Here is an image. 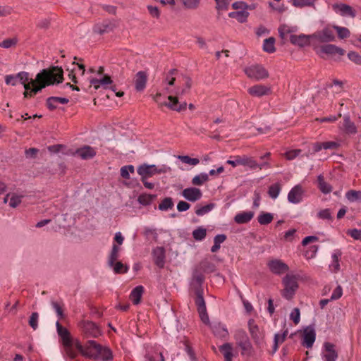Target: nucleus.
Instances as JSON below:
<instances>
[{"label":"nucleus","mask_w":361,"mask_h":361,"mask_svg":"<svg viewBox=\"0 0 361 361\" xmlns=\"http://www.w3.org/2000/svg\"><path fill=\"white\" fill-rule=\"evenodd\" d=\"M281 185L279 183L271 185L269 188V190H268L269 195L271 198L276 199L278 197V195L281 191Z\"/></svg>","instance_id":"obj_48"},{"label":"nucleus","mask_w":361,"mask_h":361,"mask_svg":"<svg viewBox=\"0 0 361 361\" xmlns=\"http://www.w3.org/2000/svg\"><path fill=\"white\" fill-rule=\"evenodd\" d=\"M295 7L302 8L305 6H314L317 0H291Z\"/></svg>","instance_id":"obj_47"},{"label":"nucleus","mask_w":361,"mask_h":361,"mask_svg":"<svg viewBox=\"0 0 361 361\" xmlns=\"http://www.w3.org/2000/svg\"><path fill=\"white\" fill-rule=\"evenodd\" d=\"M117 27V24L115 20H104L101 23L94 25L93 27L94 32L100 35L104 33L112 32Z\"/></svg>","instance_id":"obj_13"},{"label":"nucleus","mask_w":361,"mask_h":361,"mask_svg":"<svg viewBox=\"0 0 361 361\" xmlns=\"http://www.w3.org/2000/svg\"><path fill=\"white\" fill-rule=\"evenodd\" d=\"M155 197L154 195L143 193L138 196L137 201L140 204L146 206L150 204Z\"/></svg>","instance_id":"obj_40"},{"label":"nucleus","mask_w":361,"mask_h":361,"mask_svg":"<svg viewBox=\"0 0 361 361\" xmlns=\"http://www.w3.org/2000/svg\"><path fill=\"white\" fill-rule=\"evenodd\" d=\"M220 352L223 354L225 361H232L233 347L229 343H224L219 347Z\"/></svg>","instance_id":"obj_31"},{"label":"nucleus","mask_w":361,"mask_h":361,"mask_svg":"<svg viewBox=\"0 0 361 361\" xmlns=\"http://www.w3.org/2000/svg\"><path fill=\"white\" fill-rule=\"evenodd\" d=\"M18 80L22 83L25 84V82H28L30 81V79L29 78V73L25 71H21L17 74Z\"/></svg>","instance_id":"obj_63"},{"label":"nucleus","mask_w":361,"mask_h":361,"mask_svg":"<svg viewBox=\"0 0 361 361\" xmlns=\"http://www.w3.org/2000/svg\"><path fill=\"white\" fill-rule=\"evenodd\" d=\"M343 295V289L341 286H338L334 290V292L331 296L330 300H336L339 299Z\"/></svg>","instance_id":"obj_64"},{"label":"nucleus","mask_w":361,"mask_h":361,"mask_svg":"<svg viewBox=\"0 0 361 361\" xmlns=\"http://www.w3.org/2000/svg\"><path fill=\"white\" fill-rule=\"evenodd\" d=\"M195 293L196 295L195 305L197 307V310L206 308L205 302L203 298V290H197V291H195Z\"/></svg>","instance_id":"obj_41"},{"label":"nucleus","mask_w":361,"mask_h":361,"mask_svg":"<svg viewBox=\"0 0 361 361\" xmlns=\"http://www.w3.org/2000/svg\"><path fill=\"white\" fill-rule=\"evenodd\" d=\"M154 263L159 267H163L164 265V254L161 249L154 251Z\"/></svg>","instance_id":"obj_43"},{"label":"nucleus","mask_w":361,"mask_h":361,"mask_svg":"<svg viewBox=\"0 0 361 361\" xmlns=\"http://www.w3.org/2000/svg\"><path fill=\"white\" fill-rule=\"evenodd\" d=\"M341 253H334L332 255L333 262L330 265V268L334 272H337L340 269L339 257H341Z\"/></svg>","instance_id":"obj_51"},{"label":"nucleus","mask_w":361,"mask_h":361,"mask_svg":"<svg viewBox=\"0 0 361 361\" xmlns=\"http://www.w3.org/2000/svg\"><path fill=\"white\" fill-rule=\"evenodd\" d=\"M178 159H180L183 163L188 164L190 165L195 166L200 163V160L197 158H191L189 156H178Z\"/></svg>","instance_id":"obj_54"},{"label":"nucleus","mask_w":361,"mask_h":361,"mask_svg":"<svg viewBox=\"0 0 361 361\" xmlns=\"http://www.w3.org/2000/svg\"><path fill=\"white\" fill-rule=\"evenodd\" d=\"M248 94L254 97H262L264 96L271 95L272 89L271 85H265L262 84H256L247 89Z\"/></svg>","instance_id":"obj_12"},{"label":"nucleus","mask_w":361,"mask_h":361,"mask_svg":"<svg viewBox=\"0 0 361 361\" xmlns=\"http://www.w3.org/2000/svg\"><path fill=\"white\" fill-rule=\"evenodd\" d=\"M213 331L216 336L222 338L226 337L228 334L227 330L220 326H215Z\"/></svg>","instance_id":"obj_62"},{"label":"nucleus","mask_w":361,"mask_h":361,"mask_svg":"<svg viewBox=\"0 0 361 361\" xmlns=\"http://www.w3.org/2000/svg\"><path fill=\"white\" fill-rule=\"evenodd\" d=\"M213 207V204H207L205 206L197 208L195 213L198 216H202L208 213Z\"/></svg>","instance_id":"obj_61"},{"label":"nucleus","mask_w":361,"mask_h":361,"mask_svg":"<svg viewBox=\"0 0 361 361\" xmlns=\"http://www.w3.org/2000/svg\"><path fill=\"white\" fill-rule=\"evenodd\" d=\"M171 171V168L162 166L159 168L154 164H143L137 168V173L140 176V178H148L156 174L166 173Z\"/></svg>","instance_id":"obj_5"},{"label":"nucleus","mask_w":361,"mask_h":361,"mask_svg":"<svg viewBox=\"0 0 361 361\" xmlns=\"http://www.w3.org/2000/svg\"><path fill=\"white\" fill-rule=\"evenodd\" d=\"M72 154L81 159L87 160L94 158L97 154V152L91 146L84 145L82 147L78 148Z\"/></svg>","instance_id":"obj_17"},{"label":"nucleus","mask_w":361,"mask_h":361,"mask_svg":"<svg viewBox=\"0 0 361 361\" xmlns=\"http://www.w3.org/2000/svg\"><path fill=\"white\" fill-rule=\"evenodd\" d=\"M318 188L322 192L328 194L331 192V186L324 180V178L322 175H319L317 178Z\"/></svg>","instance_id":"obj_35"},{"label":"nucleus","mask_w":361,"mask_h":361,"mask_svg":"<svg viewBox=\"0 0 361 361\" xmlns=\"http://www.w3.org/2000/svg\"><path fill=\"white\" fill-rule=\"evenodd\" d=\"M182 80L183 82V86L178 87L176 88V94L177 96H182L185 94H188L190 92V90L192 87V80L190 76L186 75H183Z\"/></svg>","instance_id":"obj_23"},{"label":"nucleus","mask_w":361,"mask_h":361,"mask_svg":"<svg viewBox=\"0 0 361 361\" xmlns=\"http://www.w3.org/2000/svg\"><path fill=\"white\" fill-rule=\"evenodd\" d=\"M113 355L112 351L106 346H102L99 344L98 348V360H102V361H109L112 360Z\"/></svg>","instance_id":"obj_27"},{"label":"nucleus","mask_w":361,"mask_h":361,"mask_svg":"<svg viewBox=\"0 0 361 361\" xmlns=\"http://www.w3.org/2000/svg\"><path fill=\"white\" fill-rule=\"evenodd\" d=\"M38 318L39 314L37 312L32 313L30 317L29 325L33 329V330H36L38 326Z\"/></svg>","instance_id":"obj_59"},{"label":"nucleus","mask_w":361,"mask_h":361,"mask_svg":"<svg viewBox=\"0 0 361 361\" xmlns=\"http://www.w3.org/2000/svg\"><path fill=\"white\" fill-rule=\"evenodd\" d=\"M312 37V46L313 49L314 47H319V44H326L334 42L336 36L333 30L332 26L326 25L323 29L317 30L311 35Z\"/></svg>","instance_id":"obj_4"},{"label":"nucleus","mask_w":361,"mask_h":361,"mask_svg":"<svg viewBox=\"0 0 361 361\" xmlns=\"http://www.w3.org/2000/svg\"><path fill=\"white\" fill-rule=\"evenodd\" d=\"M325 353L324 354V357L325 361H336L338 357V354L335 350V345L330 343H325Z\"/></svg>","instance_id":"obj_25"},{"label":"nucleus","mask_w":361,"mask_h":361,"mask_svg":"<svg viewBox=\"0 0 361 361\" xmlns=\"http://www.w3.org/2000/svg\"><path fill=\"white\" fill-rule=\"evenodd\" d=\"M305 190L300 185L294 186L288 194V200L290 202L298 204L302 200Z\"/></svg>","instance_id":"obj_19"},{"label":"nucleus","mask_w":361,"mask_h":361,"mask_svg":"<svg viewBox=\"0 0 361 361\" xmlns=\"http://www.w3.org/2000/svg\"><path fill=\"white\" fill-rule=\"evenodd\" d=\"M193 238L197 240H202L206 236V229L199 228L192 232Z\"/></svg>","instance_id":"obj_56"},{"label":"nucleus","mask_w":361,"mask_h":361,"mask_svg":"<svg viewBox=\"0 0 361 361\" xmlns=\"http://www.w3.org/2000/svg\"><path fill=\"white\" fill-rule=\"evenodd\" d=\"M275 39L274 37H269L264 41L263 49L267 53H274L276 51L275 47Z\"/></svg>","instance_id":"obj_39"},{"label":"nucleus","mask_w":361,"mask_h":361,"mask_svg":"<svg viewBox=\"0 0 361 361\" xmlns=\"http://www.w3.org/2000/svg\"><path fill=\"white\" fill-rule=\"evenodd\" d=\"M282 283L284 286L281 291L282 296L288 300H291L298 288L296 276L292 274H287L283 279Z\"/></svg>","instance_id":"obj_6"},{"label":"nucleus","mask_w":361,"mask_h":361,"mask_svg":"<svg viewBox=\"0 0 361 361\" xmlns=\"http://www.w3.org/2000/svg\"><path fill=\"white\" fill-rule=\"evenodd\" d=\"M68 102V99L66 98L51 97L47 99V106L49 110L53 111L57 107L56 105H53V103L67 104Z\"/></svg>","instance_id":"obj_33"},{"label":"nucleus","mask_w":361,"mask_h":361,"mask_svg":"<svg viewBox=\"0 0 361 361\" xmlns=\"http://www.w3.org/2000/svg\"><path fill=\"white\" fill-rule=\"evenodd\" d=\"M99 344L93 340L87 341L85 344V348L81 355L85 357L97 360Z\"/></svg>","instance_id":"obj_14"},{"label":"nucleus","mask_w":361,"mask_h":361,"mask_svg":"<svg viewBox=\"0 0 361 361\" xmlns=\"http://www.w3.org/2000/svg\"><path fill=\"white\" fill-rule=\"evenodd\" d=\"M204 280V277L203 274L198 272H195L193 274L191 281V287L194 290V291H197V290H203L202 288V284Z\"/></svg>","instance_id":"obj_28"},{"label":"nucleus","mask_w":361,"mask_h":361,"mask_svg":"<svg viewBox=\"0 0 361 361\" xmlns=\"http://www.w3.org/2000/svg\"><path fill=\"white\" fill-rule=\"evenodd\" d=\"M254 216L253 212H243L235 215L234 220L238 224L248 223Z\"/></svg>","instance_id":"obj_29"},{"label":"nucleus","mask_w":361,"mask_h":361,"mask_svg":"<svg viewBox=\"0 0 361 361\" xmlns=\"http://www.w3.org/2000/svg\"><path fill=\"white\" fill-rule=\"evenodd\" d=\"M209 179L208 175L206 173H201L195 176L192 180V183L194 185H202L204 182H207Z\"/></svg>","instance_id":"obj_49"},{"label":"nucleus","mask_w":361,"mask_h":361,"mask_svg":"<svg viewBox=\"0 0 361 361\" xmlns=\"http://www.w3.org/2000/svg\"><path fill=\"white\" fill-rule=\"evenodd\" d=\"M143 291L144 288L142 286H138L132 290L130 299L134 305H137L140 302Z\"/></svg>","instance_id":"obj_32"},{"label":"nucleus","mask_w":361,"mask_h":361,"mask_svg":"<svg viewBox=\"0 0 361 361\" xmlns=\"http://www.w3.org/2000/svg\"><path fill=\"white\" fill-rule=\"evenodd\" d=\"M269 270L274 274L281 275L289 270V267L281 259H271L268 262Z\"/></svg>","instance_id":"obj_15"},{"label":"nucleus","mask_w":361,"mask_h":361,"mask_svg":"<svg viewBox=\"0 0 361 361\" xmlns=\"http://www.w3.org/2000/svg\"><path fill=\"white\" fill-rule=\"evenodd\" d=\"M90 85L94 86L95 90H98L100 86L106 89L108 85L113 83V80L109 75H104L101 79L92 78L90 81Z\"/></svg>","instance_id":"obj_24"},{"label":"nucleus","mask_w":361,"mask_h":361,"mask_svg":"<svg viewBox=\"0 0 361 361\" xmlns=\"http://www.w3.org/2000/svg\"><path fill=\"white\" fill-rule=\"evenodd\" d=\"M316 334L315 331L310 327H307L304 330L303 336H302V344L303 346L310 348L312 347L313 343L315 341Z\"/></svg>","instance_id":"obj_20"},{"label":"nucleus","mask_w":361,"mask_h":361,"mask_svg":"<svg viewBox=\"0 0 361 361\" xmlns=\"http://www.w3.org/2000/svg\"><path fill=\"white\" fill-rule=\"evenodd\" d=\"M161 96V94L160 92H157L155 95L153 96V99L154 100V102L158 103L159 107L165 106L173 111H176L178 112L186 109L187 104L185 102L183 104H179L178 97L176 96L169 95L168 97L169 102L159 103V99Z\"/></svg>","instance_id":"obj_10"},{"label":"nucleus","mask_w":361,"mask_h":361,"mask_svg":"<svg viewBox=\"0 0 361 361\" xmlns=\"http://www.w3.org/2000/svg\"><path fill=\"white\" fill-rule=\"evenodd\" d=\"M332 28L337 32L338 37L341 39L348 38L350 35V32L347 27L333 25Z\"/></svg>","instance_id":"obj_37"},{"label":"nucleus","mask_w":361,"mask_h":361,"mask_svg":"<svg viewBox=\"0 0 361 361\" xmlns=\"http://www.w3.org/2000/svg\"><path fill=\"white\" fill-rule=\"evenodd\" d=\"M332 8L336 13H339L343 16H348L351 18H355L356 16V11L353 8V7L345 4H334L332 5Z\"/></svg>","instance_id":"obj_18"},{"label":"nucleus","mask_w":361,"mask_h":361,"mask_svg":"<svg viewBox=\"0 0 361 361\" xmlns=\"http://www.w3.org/2000/svg\"><path fill=\"white\" fill-rule=\"evenodd\" d=\"M244 72L249 78L257 81L267 79L269 76V71L258 64L245 68Z\"/></svg>","instance_id":"obj_8"},{"label":"nucleus","mask_w":361,"mask_h":361,"mask_svg":"<svg viewBox=\"0 0 361 361\" xmlns=\"http://www.w3.org/2000/svg\"><path fill=\"white\" fill-rule=\"evenodd\" d=\"M290 318L295 324H298L300 322V313L298 308H294L290 314Z\"/></svg>","instance_id":"obj_60"},{"label":"nucleus","mask_w":361,"mask_h":361,"mask_svg":"<svg viewBox=\"0 0 361 361\" xmlns=\"http://www.w3.org/2000/svg\"><path fill=\"white\" fill-rule=\"evenodd\" d=\"M18 39L16 38H7L0 42V47L5 49H8L15 47L17 44Z\"/></svg>","instance_id":"obj_53"},{"label":"nucleus","mask_w":361,"mask_h":361,"mask_svg":"<svg viewBox=\"0 0 361 361\" xmlns=\"http://www.w3.org/2000/svg\"><path fill=\"white\" fill-rule=\"evenodd\" d=\"M56 326L57 333L61 338L66 355L72 359L75 358L78 353L73 350L74 339L71 336L70 331L66 328L63 327L59 322H56Z\"/></svg>","instance_id":"obj_2"},{"label":"nucleus","mask_w":361,"mask_h":361,"mask_svg":"<svg viewBox=\"0 0 361 361\" xmlns=\"http://www.w3.org/2000/svg\"><path fill=\"white\" fill-rule=\"evenodd\" d=\"M348 59L357 65H361V56L355 51H350L348 54Z\"/></svg>","instance_id":"obj_58"},{"label":"nucleus","mask_w":361,"mask_h":361,"mask_svg":"<svg viewBox=\"0 0 361 361\" xmlns=\"http://www.w3.org/2000/svg\"><path fill=\"white\" fill-rule=\"evenodd\" d=\"M173 207V202L171 197L164 198L159 204V209L161 211H166Z\"/></svg>","instance_id":"obj_50"},{"label":"nucleus","mask_w":361,"mask_h":361,"mask_svg":"<svg viewBox=\"0 0 361 361\" xmlns=\"http://www.w3.org/2000/svg\"><path fill=\"white\" fill-rule=\"evenodd\" d=\"M241 157V166H247L251 170H255L257 169L258 163L252 157L247 155H242Z\"/></svg>","instance_id":"obj_30"},{"label":"nucleus","mask_w":361,"mask_h":361,"mask_svg":"<svg viewBox=\"0 0 361 361\" xmlns=\"http://www.w3.org/2000/svg\"><path fill=\"white\" fill-rule=\"evenodd\" d=\"M63 80V71L59 66H52L43 69L37 74L35 80H31L32 86L30 91H25V97H32L43 88L56 83H61Z\"/></svg>","instance_id":"obj_1"},{"label":"nucleus","mask_w":361,"mask_h":361,"mask_svg":"<svg viewBox=\"0 0 361 361\" xmlns=\"http://www.w3.org/2000/svg\"><path fill=\"white\" fill-rule=\"evenodd\" d=\"M234 338L237 346L241 349V355L243 356H245L247 359H250L255 356V351L245 331H236L234 335Z\"/></svg>","instance_id":"obj_3"},{"label":"nucleus","mask_w":361,"mask_h":361,"mask_svg":"<svg viewBox=\"0 0 361 361\" xmlns=\"http://www.w3.org/2000/svg\"><path fill=\"white\" fill-rule=\"evenodd\" d=\"M345 196L348 200L353 202L361 197V191L350 190L346 192Z\"/></svg>","instance_id":"obj_57"},{"label":"nucleus","mask_w":361,"mask_h":361,"mask_svg":"<svg viewBox=\"0 0 361 361\" xmlns=\"http://www.w3.org/2000/svg\"><path fill=\"white\" fill-rule=\"evenodd\" d=\"M183 196L190 202H195L202 197V192L197 188H185L182 192Z\"/></svg>","instance_id":"obj_22"},{"label":"nucleus","mask_w":361,"mask_h":361,"mask_svg":"<svg viewBox=\"0 0 361 361\" xmlns=\"http://www.w3.org/2000/svg\"><path fill=\"white\" fill-rule=\"evenodd\" d=\"M296 30L297 28L295 27H291L285 24L281 25L279 27V36L282 39L286 40L288 38V35L289 34L292 35L291 33L296 31Z\"/></svg>","instance_id":"obj_34"},{"label":"nucleus","mask_w":361,"mask_h":361,"mask_svg":"<svg viewBox=\"0 0 361 361\" xmlns=\"http://www.w3.org/2000/svg\"><path fill=\"white\" fill-rule=\"evenodd\" d=\"M249 13L246 11H234L229 13L231 18L236 19L239 23L247 21Z\"/></svg>","instance_id":"obj_36"},{"label":"nucleus","mask_w":361,"mask_h":361,"mask_svg":"<svg viewBox=\"0 0 361 361\" xmlns=\"http://www.w3.org/2000/svg\"><path fill=\"white\" fill-rule=\"evenodd\" d=\"M226 239V235L224 234L217 235L214 239V245L211 248L212 252H217L220 248L221 243H224Z\"/></svg>","instance_id":"obj_38"},{"label":"nucleus","mask_w":361,"mask_h":361,"mask_svg":"<svg viewBox=\"0 0 361 361\" xmlns=\"http://www.w3.org/2000/svg\"><path fill=\"white\" fill-rule=\"evenodd\" d=\"M178 73L176 68L171 69L166 75L164 82L169 86H173L175 84L176 78L175 75Z\"/></svg>","instance_id":"obj_44"},{"label":"nucleus","mask_w":361,"mask_h":361,"mask_svg":"<svg viewBox=\"0 0 361 361\" xmlns=\"http://www.w3.org/2000/svg\"><path fill=\"white\" fill-rule=\"evenodd\" d=\"M313 49L322 59L324 58V55L333 56L338 54L339 56H343L345 53L343 49L335 44H330L329 42L319 47H314Z\"/></svg>","instance_id":"obj_7"},{"label":"nucleus","mask_w":361,"mask_h":361,"mask_svg":"<svg viewBox=\"0 0 361 361\" xmlns=\"http://www.w3.org/2000/svg\"><path fill=\"white\" fill-rule=\"evenodd\" d=\"M248 329L251 338L257 346H260L264 338V332L260 329L253 319L248 321Z\"/></svg>","instance_id":"obj_11"},{"label":"nucleus","mask_w":361,"mask_h":361,"mask_svg":"<svg viewBox=\"0 0 361 361\" xmlns=\"http://www.w3.org/2000/svg\"><path fill=\"white\" fill-rule=\"evenodd\" d=\"M23 195L13 194L9 199V206L12 208L17 207L22 202Z\"/></svg>","instance_id":"obj_52"},{"label":"nucleus","mask_w":361,"mask_h":361,"mask_svg":"<svg viewBox=\"0 0 361 361\" xmlns=\"http://www.w3.org/2000/svg\"><path fill=\"white\" fill-rule=\"evenodd\" d=\"M288 334V329L285 330L282 334H276L274 336V352L278 350L279 344L284 342L286 337Z\"/></svg>","instance_id":"obj_45"},{"label":"nucleus","mask_w":361,"mask_h":361,"mask_svg":"<svg viewBox=\"0 0 361 361\" xmlns=\"http://www.w3.org/2000/svg\"><path fill=\"white\" fill-rule=\"evenodd\" d=\"M273 219L274 216L271 214L262 212L259 215L257 220L259 224L267 225L270 224L272 221Z\"/></svg>","instance_id":"obj_46"},{"label":"nucleus","mask_w":361,"mask_h":361,"mask_svg":"<svg viewBox=\"0 0 361 361\" xmlns=\"http://www.w3.org/2000/svg\"><path fill=\"white\" fill-rule=\"evenodd\" d=\"M120 247L114 245L109 259V264L110 267H113L114 264L118 259L119 257Z\"/></svg>","instance_id":"obj_42"},{"label":"nucleus","mask_w":361,"mask_h":361,"mask_svg":"<svg viewBox=\"0 0 361 361\" xmlns=\"http://www.w3.org/2000/svg\"><path fill=\"white\" fill-rule=\"evenodd\" d=\"M112 267L116 274L126 273L128 271L127 266L124 265L121 262H115Z\"/></svg>","instance_id":"obj_55"},{"label":"nucleus","mask_w":361,"mask_h":361,"mask_svg":"<svg viewBox=\"0 0 361 361\" xmlns=\"http://www.w3.org/2000/svg\"><path fill=\"white\" fill-rule=\"evenodd\" d=\"M135 88L137 92H142L147 85V75L145 71H139L135 75Z\"/></svg>","instance_id":"obj_21"},{"label":"nucleus","mask_w":361,"mask_h":361,"mask_svg":"<svg viewBox=\"0 0 361 361\" xmlns=\"http://www.w3.org/2000/svg\"><path fill=\"white\" fill-rule=\"evenodd\" d=\"M343 130L346 134L355 135L357 133V128L355 123L352 121L349 116H345L343 123Z\"/></svg>","instance_id":"obj_26"},{"label":"nucleus","mask_w":361,"mask_h":361,"mask_svg":"<svg viewBox=\"0 0 361 361\" xmlns=\"http://www.w3.org/2000/svg\"><path fill=\"white\" fill-rule=\"evenodd\" d=\"M289 40L292 44L298 46L300 48L312 45L311 35H290Z\"/></svg>","instance_id":"obj_16"},{"label":"nucleus","mask_w":361,"mask_h":361,"mask_svg":"<svg viewBox=\"0 0 361 361\" xmlns=\"http://www.w3.org/2000/svg\"><path fill=\"white\" fill-rule=\"evenodd\" d=\"M78 327L86 338H97L101 335L100 329L91 321L82 320L78 323Z\"/></svg>","instance_id":"obj_9"}]
</instances>
